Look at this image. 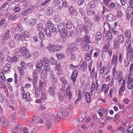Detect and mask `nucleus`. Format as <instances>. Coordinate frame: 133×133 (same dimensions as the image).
<instances>
[{"label": "nucleus", "mask_w": 133, "mask_h": 133, "mask_svg": "<svg viewBox=\"0 0 133 133\" xmlns=\"http://www.w3.org/2000/svg\"><path fill=\"white\" fill-rule=\"evenodd\" d=\"M83 121V118L82 117H80L77 119H74L73 121L74 125L77 126L80 123H82Z\"/></svg>", "instance_id": "1a4fd4ad"}, {"label": "nucleus", "mask_w": 133, "mask_h": 133, "mask_svg": "<svg viewBox=\"0 0 133 133\" xmlns=\"http://www.w3.org/2000/svg\"><path fill=\"white\" fill-rule=\"evenodd\" d=\"M43 64L42 60L37 61L36 64V69H39L42 68L43 66Z\"/></svg>", "instance_id": "a878e982"}, {"label": "nucleus", "mask_w": 133, "mask_h": 133, "mask_svg": "<svg viewBox=\"0 0 133 133\" xmlns=\"http://www.w3.org/2000/svg\"><path fill=\"white\" fill-rule=\"evenodd\" d=\"M103 110H102L101 108L99 109L97 111L98 113V114L99 116L101 117H102L104 116V113L103 112Z\"/></svg>", "instance_id": "13d9d810"}, {"label": "nucleus", "mask_w": 133, "mask_h": 133, "mask_svg": "<svg viewBox=\"0 0 133 133\" xmlns=\"http://www.w3.org/2000/svg\"><path fill=\"white\" fill-rule=\"evenodd\" d=\"M103 51L107 52L111 57L112 54V50L110 43H108L105 45L103 47Z\"/></svg>", "instance_id": "7ed1b4c3"}, {"label": "nucleus", "mask_w": 133, "mask_h": 133, "mask_svg": "<svg viewBox=\"0 0 133 133\" xmlns=\"http://www.w3.org/2000/svg\"><path fill=\"white\" fill-rule=\"evenodd\" d=\"M13 130L15 132H18V133H21L23 131V128L21 127V125H18L13 128Z\"/></svg>", "instance_id": "6ab92c4d"}, {"label": "nucleus", "mask_w": 133, "mask_h": 133, "mask_svg": "<svg viewBox=\"0 0 133 133\" xmlns=\"http://www.w3.org/2000/svg\"><path fill=\"white\" fill-rule=\"evenodd\" d=\"M117 39L114 41V48H118L120 46V44L123 43L125 41V38L121 34H118L116 37Z\"/></svg>", "instance_id": "f257e3e1"}, {"label": "nucleus", "mask_w": 133, "mask_h": 133, "mask_svg": "<svg viewBox=\"0 0 133 133\" xmlns=\"http://www.w3.org/2000/svg\"><path fill=\"white\" fill-rule=\"evenodd\" d=\"M28 51L26 48L24 46L19 48V52L21 53L22 55L25 53L28 52Z\"/></svg>", "instance_id": "b1692460"}, {"label": "nucleus", "mask_w": 133, "mask_h": 133, "mask_svg": "<svg viewBox=\"0 0 133 133\" xmlns=\"http://www.w3.org/2000/svg\"><path fill=\"white\" fill-rule=\"evenodd\" d=\"M55 89V85L53 84L52 86H50L48 89V92L49 94L51 96H54L55 92L54 89Z\"/></svg>", "instance_id": "6e6552de"}, {"label": "nucleus", "mask_w": 133, "mask_h": 133, "mask_svg": "<svg viewBox=\"0 0 133 133\" xmlns=\"http://www.w3.org/2000/svg\"><path fill=\"white\" fill-rule=\"evenodd\" d=\"M37 77L36 76L33 78L32 80V84L33 88L35 87L37 85V83L38 81Z\"/></svg>", "instance_id": "a19ab883"}, {"label": "nucleus", "mask_w": 133, "mask_h": 133, "mask_svg": "<svg viewBox=\"0 0 133 133\" xmlns=\"http://www.w3.org/2000/svg\"><path fill=\"white\" fill-rule=\"evenodd\" d=\"M35 93L36 97H38L40 94L39 90V88L37 87L35 88Z\"/></svg>", "instance_id": "603ef678"}, {"label": "nucleus", "mask_w": 133, "mask_h": 133, "mask_svg": "<svg viewBox=\"0 0 133 133\" xmlns=\"http://www.w3.org/2000/svg\"><path fill=\"white\" fill-rule=\"evenodd\" d=\"M56 52L60 51L63 48V46L59 45H55Z\"/></svg>", "instance_id": "0e129e2a"}, {"label": "nucleus", "mask_w": 133, "mask_h": 133, "mask_svg": "<svg viewBox=\"0 0 133 133\" xmlns=\"http://www.w3.org/2000/svg\"><path fill=\"white\" fill-rule=\"evenodd\" d=\"M69 11L71 14L74 16H76L78 14V12L72 6H71L69 9Z\"/></svg>", "instance_id": "dca6fc26"}, {"label": "nucleus", "mask_w": 133, "mask_h": 133, "mask_svg": "<svg viewBox=\"0 0 133 133\" xmlns=\"http://www.w3.org/2000/svg\"><path fill=\"white\" fill-rule=\"evenodd\" d=\"M21 35L19 33L16 34L14 36V38L16 41L21 39Z\"/></svg>", "instance_id": "c03bdc74"}, {"label": "nucleus", "mask_w": 133, "mask_h": 133, "mask_svg": "<svg viewBox=\"0 0 133 133\" xmlns=\"http://www.w3.org/2000/svg\"><path fill=\"white\" fill-rule=\"evenodd\" d=\"M44 31L47 37H49L51 36L50 29L48 26H46L45 28L44 29Z\"/></svg>", "instance_id": "ddd939ff"}, {"label": "nucleus", "mask_w": 133, "mask_h": 133, "mask_svg": "<svg viewBox=\"0 0 133 133\" xmlns=\"http://www.w3.org/2000/svg\"><path fill=\"white\" fill-rule=\"evenodd\" d=\"M6 88L5 82L0 80V88L2 89H4Z\"/></svg>", "instance_id": "79ce46f5"}, {"label": "nucleus", "mask_w": 133, "mask_h": 133, "mask_svg": "<svg viewBox=\"0 0 133 133\" xmlns=\"http://www.w3.org/2000/svg\"><path fill=\"white\" fill-rule=\"evenodd\" d=\"M46 127L47 129H49L52 128V124L49 121H47L46 125Z\"/></svg>", "instance_id": "bf43d9fd"}, {"label": "nucleus", "mask_w": 133, "mask_h": 133, "mask_svg": "<svg viewBox=\"0 0 133 133\" xmlns=\"http://www.w3.org/2000/svg\"><path fill=\"white\" fill-rule=\"evenodd\" d=\"M85 24L84 25V27L85 28L84 30L86 33L87 34L88 30L91 28L93 25V22L88 18L85 17L84 19Z\"/></svg>", "instance_id": "f03ea898"}, {"label": "nucleus", "mask_w": 133, "mask_h": 133, "mask_svg": "<svg viewBox=\"0 0 133 133\" xmlns=\"http://www.w3.org/2000/svg\"><path fill=\"white\" fill-rule=\"evenodd\" d=\"M85 37L84 38V42L87 43L88 44L90 43V38L89 36L87 35L85 36Z\"/></svg>", "instance_id": "c85d7f7f"}, {"label": "nucleus", "mask_w": 133, "mask_h": 133, "mask_svg": "<svg viewBox=\"0 0 133 133\" xmlns=\"http://www.w3.org/2000/svg\"><path fill=\"white\" fill-rule=\"evenodd\" d=\"M10 33V30H8L6 31V32L5 33V35L4 36V37H3V39L6 41L9 38V36Z\"/></svg>", "instance_id": "ea45409f"}, {"label": "nucleus", "mask_w": 133, "mask_h": 133, "mask_svg": "<svg viewBox=\"0 0 133 133\" xmlns=\"http://www.w3.org/2000/svg\"><path fill=\"white\" fill-rule=\"evenodd\" d=\"M87 74L85 76H84V79L85 78V80H84V85H86L88 84V80H89V77L87 75L88 74V73L87 72H86Z\"/></svg>", "instance_id": "58836bf2"}, {"label": "nucleus", "mask_w": 133, "mask_h": 133, "mask_svg": "<svg viewBox=\"0 0 133 133\" xmlns=\"http://www.w3.org/2000/svg\"><path fill=\"white\" fill-rule=\"evenodd\" d=\"M21 67H18V70L21 75L22 76H23L25 74L24 71L22 70Z\"/></svg>", "instance_id": "774afa93"}, {"label": "nucleus", "mask_w": 133, "mask_h": 133, "mask_svg": "<svg viewBox=\"0 0 133 133\" xmlns=\"http://www.w3.org/2000/svg\"><path fill=\"white\" fill-rule=\"evenodd\" d=\"M22 56L23 57V58L25 59H28V58L30 57L31 56L30 54L28 53V52H26V53H25L24 54L22 55Z\"/></svg>", "instance_id": "680f3d73"}, {"label": "nucleus", "mask_w": 133, "mask_h": 133, "mask_svg": "<svg viewBox=\"0 0 133 133\" xmlns=\"http://www.w3.org/2000/svg\"><path fill=\"white\" fill-rule=\"evenodd\" d=\"M5 19H1L0 21V28L2 29H4L5 28L7 25V24L5 22Z\"/></svg>", "instance_id": "9d476101"}, {"label": "nucleus", "mask_w": 133, "mask_h": 133, "mask_svg": "<svg viewBox=\"0 0 133 133\" xmlns=\"http://www.w3.org/2000/svg\"><path fill=\"white\" fill-rule=\"evenodd\" d=\"M28 22L29 24L31 26L35 25L36 23V20L35 19L31 18L29 19Z\"/></svg>", "instance_id": "c756f323"}, {"label": "nucleus", "mask_w": 133, "mask_h": 133, "mask_svg": "<svg viewBox=\"0 0 133 133\" xmlns=\"http://www.w3.org/2000/svg\"><path fill=\"white\" fill-rule=\"evenodd\" d=\"M0 78L1 79L4 81L5 82L6 81V79L5 77L4 73L3 71L2 70H0Z\"/></svg>", "instance_id": "473e14b6"}, {"label": "nucleus", "mask_w": 133, "mask_h": 133, "mask_svg": "<svg viewBox=\"0 0 133 133\" xmlns=\"http://www.w3.org/2000/svg\"><path fill=\"white\" fill-rule=\"evenodd\" d=\"M72 23L70 21L67 22L66 25V28L68 29H71L72 27Z\"/></svg>", "instance_id": "864d4df0"}, {"label": "nucleus", "mask_w": 133, "mask_h": 133, "mask_svg": "<svg viewBox=\"0 0 133 133\" xmlns=\"http://www.w3.org/2000/svg\"><path fill=\"white\" fill-rule=\"evenodd\" d=\"M66 24L63 22L60 23L58 25V29L59 32L65 29Z\"/></svg>", "instance_id": "9b49d317"}, {"label": "nucleus", "mask_w": 133, "mask_h": 133, "mask_svg": "<svg viewBox=\"0 0 133 133\" xmlns=\"http://www.w3.org/2000/svg\"><path fill=\"white\" fill-rule=\"evenodd\" d=\"M24 7H26L28 8L27 9H30L31 11H32L34 9V7L31 4H29L26 2H24L23 4Z\"/></svg>", "instance_id": "a211bd4d"}, {"label": "nucleus", "mask_w": 133, "mask_h": 133, "mask_svg": "<svg viewBox=\"0 0 133 133\" xmlns=\"http://www.w3.org/2000/svg\"><path fill=\"white\" fill-rule=\"evenodd\" d=\"M63 117V113L62 112H58L55 117L56 121H58L60 119H62Z\"/></svg>", "instance_id": "412c9836"}, {"label": "nucleus", "mask_w": 133, "mask_h": 133, "mask_svg": "<svg viewBox=\"0 0 133 133\" xmlns=\"http://www.w3.org/2000/svg\"><path fill=\"white\" fill-rule=\"evenodd\" d=\"M51 30L52 31V33L54 35H56L58 33L57 28L55 26H53L51 28Z\"/></svg>", "instance_id": "052dcab7"}, {"label": "nucleus", "mask_w": 133, "mask_h": 133, "mask_svg": "<svg viewBox=\"0 0 133 133\" xmlns=\"http://www.w3.org/2000/svg\"><path fill=\"white\" fill-rule=\"evenodd\" d=\"M127 132L128 133H133V125H131L128 127Z\"/></svg>", "instance_id": "4d7b16f0"}, {"label": "nucleus", "mask_w": 133, "mask_h": 133, "mask_svg": "<svg viewBox=\"0 0 133 133\" xmlns=\"http://www.w3.org/2000/svg\"><path fill=\"white\" fill-rule=\"evenodd\" d=\"M127 57L129 58L130 57V61L133 62V49L130 48L127 49Z\"/></svg>", "instance_id": "20e7f679"}, {"label": "nucleus", "mask_w": 133, "mask_h": 133, "mask_svg": "<svg viewBox=\"0 0 133 133\" xmlns=\"http://www.w3.org/2000/svg\"><path fill=\"white\" fill-rule=\"evenodd\" d=\"M85 96L87 103H90L91 100V97L90 94L89 92H87L85 95Z\"/></svg>", "instance_id": "72a5a7b5"}, {"label": "nucleus", "mask_w": 133, "mask_h": 133, "mask_svg": "<svg viewBox=\"0 0 133 133\" xmlns=\"http://www.w3.org/2000/svg\"><path fill=\"white\" fill-rule=\"evenodd\" d=\"M129 72L130 74L133 76V63L131 64L130 65Z\"/></svg>", "instance_id": "3c124183"}, {"label": "nucleus", "mask_w": 133, "mask_h": 133, "mask_svg": "<svg viewBox=\"0 0 133 133\" xmlns=\"http://www.w3.org/2000/svg\"><path fill=\"white\" fill-rule=\"evenodd\" d=\"M87 14L89 16L95 15V12L92 8H90L88 10Z\"/></svg>", "instance_id": "7c9ffc66"}, {"label": "nucleus", "mask_w": 133, "mask_h": 133, "mask_svg": "<svg viewBox=\"0 0 133 133\" xmlns=\"http://www.w3.org/2000/svg\"><path fill=\"white\" fill-rule=\"evenodd\" d=\"M29 34L28 31H27L23 32L21 35V40L22 41L24 40L25 38H26L29 37Z\"/></svg>", "instance_id": "f3484780"}, {"label": "nucleus", "mask_w": 133, "mask_h": 133, "mask_svg": "<svg viewBox=\"0 0 133 133\" xmlns=\"http://www.w3.org/2000/svg\"><path fill=\"white\" fill-rule=\"evenodd\" d=\"M49 51L53 53L56 52L55 45L54 44H51L47 47Z\"/></svg>", "instance_id": "2eb2a0df"}, {"label": "nucleus", "mask_w": 133, "mask_h": 133, "mask_svg": "<svg viewBox=\"0 0 133 133\" xmlns=\"http://www.w3.org/2000/svg\"><path fill=\"white\" fill-rule=\"evenodd\" d=\"M37 27L38 30L40 31H42L43 29L42 24L41 23H39L37 25Z\"/></svg>", "instance_id": "a18cd8bd"}, {"label": "nucleus", "mask_w": 133, "mask_h": 133, "mask_svg": "<svg viewBox=\"0 0 133 133\" xmlns=\"http://www.w3.org/2000/svg\"><path fill=\"white\" fill-rule=\"evenodd\" d=\"M118 130L121 131L122 133H128L127 130L124 127L121 126L118 127Z\"/></svg>", "instance_id": "4c0bfd02"}, {"label": "nucleus", "mask_w": 133, "mask_h": 133, "mask_svg": "<svg viewBox=\"0 0 133 133\" xmlns=\"http://www.w3.org/2000/svg\"><path fill=\"white\" fill-rule=\"evenodd\" d=\"M114 79L112 78L110 81L109 83L107 84L108 87L110 86V87H112L114 84Z\"/></svg>", "instance_id": "69168bd1"}, {"label": "nucleus", "mask_w": 133, "mask_h": 133, "mask_svg": "<svg viewBox=\"0 0 133 133\" xmlns=\"http://www.w3.org/2000/svg\"><path fill=\"white\" fill-rule=\"evenodd\" d=\"M112 62L113 64H114L116 65L117 64L118 62V56L115 55H113L112 58Z\"/></svg>", "instance_id": "5701e85b"}, {"label": "nucleus", "mask_w": 133, "mask_h": 133, "mask_svg": "<svg viewBox=\"0 0 133 133\" xmlns=\"http://www.w3.org/2000/svg\"><path fill=\"white\" fill-rule=\"evenodd\" d=\"M15 30L19 32H22L23 31V27L21 25H17L15 26Z\"/></svg>", "instance_id": "cd10ccee"}, {"label": "nucleus", "mask_w": 133, "mask_h": 133, "mask_svg": "<svg viewBox=\"0 0 133 133\" xmlns=\"http://www.w3.org/2000/svg\"><path fill=\"white\" fill-rule=\"evenodd\" d=\"M53 11V10L52 7H49L47 8L46 11V13L48 16L51 15Z\"/></svg>", "instance_id": "bb28decb"}, {"label": "nucleus", "mask_w": 133, "mask_h": 133, "mask_svg": "<svg viewBox=\"0 0 133 133\" xmlns=\"http://www.w3.org/2000/svg\"><path fill=\"white\" fill-rule=\"evenodd\" d=\"M54 20L56 23L59 22L60 21L61 17L58 15H55L54 17Z\"/></svg>", "instance_id": "de8ad7c7"}, {"label": "nucleus", "mask_w": 133, "mask_h": 133, "mask_svg": "<svg viewBox=\"0 0 133 133\" xmlns=\"http://www.w3.org/2000/svg\"><path fill=\"white\" fill-rule=\"evenodd\" d=\"M82 99V97L81 95V94L79 93V94L78 98L76 99L75 102V104H77L78 102L79 101L81 100Z\"/></svg>", "instance_id": "338daca9"}, {"label": "nucleus", "mask_w": 133, "mask_h": 133, "mask_svg": "<svg viewBox=\"0 0 133 133\" xmlns=\"http://www.w3.org/2000/svg\"><path fill=\"white\" fill-rule=\"evenodd\" d=\"M126 82H125V80L124 81L122 85L120 86L121 87L119 89V91L122 92H124L125 89V83Z\"/></svg>", "instance_id": "37998d69"}, {"label": "nucleus", "mask_w": 133, "mask_h": 133, "mask_svg": "<svg viewBox=\"0 0 133 133\" xmlns=\"http://www.w3.org/2000/svg\"><path fill=\"white\" fill-rule=\"evenodd\" d=\"M59 79L61 81L63 84L64 85H66L67 84L68 82L64 77L62 76L60 77L59 78Z\"/></svg>", "instance_id": "09e8293b"}, {"label": "nucleus", "mask_w": 133, "mask_h": 133, "mask_svg": "<svg viewBox=\"0 0 133 133\" xmlns=\"http://www.w3.org/2000/svg\"><path fill=\"white\" fill-rule=\"evenodd\" d=\"M6 60L7 61L9 62L15 63L17 61V57L16 56H13L11 57L10 56L7 57Z\"/></svg>", "instance_id": "f8f14e48"}, {"label": "nucleus", "mask_w": 133, "mask_h": 133, "mask_svg": "<svg viewBox=\"0 0 133 133\" xmlns=\"http://www.w3.org/2000/svg\"><path fill=\"white\" fill-rule=\"evenodd\" d=\"M91 76L92 78H94L95 77L96 78L97 77V75H95V68L94 67L91 71Z\"/></svg>", "instance_id": "8fccbe9b"}, {"label": "nucleus", "mask_w": 133, "mask_h": 133, "mask_svg": "<svg viewBox=\"0 0 133 133\" xmlns=\"http://www.w3.org/2000/svg\"><path fill=\"white\" fill-rule=\"evenodd\" d=\"M47 57H43V60L42 61L43 63L44 64V65H46L48 64L49 63Z\"/></svg>", "instance_id": "5fc2aeb1"}, {"label": "nucleus", "mask_w": 133, "mask_h": 133, "mask_svg": "<svg viewBox=\"0 0 133 133\" xmlns=\"http://www.w3.org/2000/svg\"><path fill=\"white\" fill-rule=\"evenodd\" d=\"M130 62L129 58L126 57L124 61V65L125 67H128L130 64Z\"/></svg>", "instance_id": "c9c22d12"}, {"label": "nucleus", "mask_w": 133, "mask_h": 133, "mask_svg": "<svg viewBox=\"0 0 133 133\" xmlns=\"http://www.w3.org/2000/svg\"><path fill=\"white\" fill-rule=\"evenodd\" d=\"M131 38H127L126 40L125 44L127 47V49L132 48L131 45V42L130 39Z\"/></svg>", "instance_id": "aec40b11"}, {"label": "nucleus", "mask_w": 133, "mask_h": 133, "mask_svg": "<svg viewBox=\"0 0 133 133\" xmlns=\"http://www.w3.org/2000/svg\"><path fill=\"white\" fill-rule=\"evenodd\" d=\"M32 120L33 122L35 124L41 123L43 122V119L38 116H35L32 118Z\"/></svg>", "instance_id": "0eeeda50"}, {"label": "nucleus", "mask_w": 133, "mask_h": 133, "mask_svg": "<svg viewBox=\"0 0 133 133\" xmlns=\"http://www.w3.org/2000/svg\"><path fill=\"white\" fill-rule=\"evenodd\" d=\"M107 19L110 21H114L116 19V17L113 14H110L107 16Z\"/></svg>", "instance_id": "4be33fe9"}, {"label": "nucleus", "mask_w": 133, "mask_h": 133, "mask_svg": "<svg viewBox=\"0 0 133 133\" xmlns=\"http://www.w3.org/2000/svg\"><path fill=\"white\" fill-rule=\"evenodd\" d=\"M10 65L9 64L6 63L5 66L3 67V70L4 71L7 73L10 69Z\"/></svg>", "instance_id": "2f4dec72"}, {"label": "nucleus", "mask_w": 133, "mask_h": 133, "mask_svg": "<svg viewBox=\"0 0 133 133\" xmlns=\"http://www.w3.org/2000/svg\"><path fill=\"white\" fill-rule=\"evenodd\" d=\"M52 5L55 6L59 5L60 4L59 0H53L52 1Z\"/></svg>", "instance_id": "6e6d98bb"}, {"label": "nucleus", "mask_w": 133, "mask_h": 133, "mask_svg": "<svg viewBox=\"0 0 133 133\" xmlns=\"http://www.w3.org/2000/svg\"><path fill=\"white\" fill-rule=\"evenodd\" d=\"M38 36L40 39L43 40L44 39V35L42 32L40 31L38 34Z\"/></svg>", "instance_id": "e2e57ef3"}, {"label": "nucleus", "mask_w": 133, "mask_h": 133, "mask_svg": "<svg viewBox=\"0 0 133 133\" xmlns=\"http://www.w3.org/2000/svg\"><path fill=\"white\" fill-rule=\"evenodd\" d=\"M41 99L43 101L45 100L47 98L46 95L45 91H42L41 94Z\"/></svg>", "instance_id": "e433bc0d"}, {"label": "nucleus", "mask_w": 133, "mask_h": 133, "mask_svg": "<svg viewBox=\"0 0 133 133\" xmlns=\"http://www.w3.org/2000/svg\"><path fill=\"white\" fill-rule=\"evenodd\" d=\"M32 11L30 9H28L23 11L22 12L21 14L23 16L26 15L27 14H28L32 12Z\"/></svg>", "instance_id": "49530a36"}, {"label": "nucleus", "mask_w": 133, "mask_h": 133, "mask_svg": "<svg viewBox=\"0 0 133 133\" xmlns=\"http://www.w3.org/2000/svg\"><path fill=\"white\" fill-rule=\"evenodd\" d=\"M127 83V87L129 90L133 88V79L132 78L129 77L128 80L126 82Z\"/></svg>", "instance_id": "423d86ee"}, {"label": "nucleus", "mask_w": 133, "mask_h": 133, "mask_svg": "<svg viewBox=\"0 0 133 133\" xmlns=\"http://www.w3.org/2000/svg\"><path fill=\"white\" fill-rule=\"evenodd\" d=\"M78 74V71L77 70H75L72 72L71 78L73 82H74L75 81L76 79V77L77 76Z\"/></svg>", "instance_id": "4468645a"}, {"label": "nucleus", "mask_w": 133, "mask_h": 133, "mask_svg": "<svg viewBox=\"0 0 133 133\" xmlns=\"http://www.w3.org/2000/svg\"><path fill=\"white\" fill-rule=\"evenodd\" d=\"M124 35L127 38H131V32L129 30H126L125 31Z\"/></svg>", "instance_id": "393cba45"}, {"label": "nucleus", "mask_w": 133, "mask_h": 133, "mask_svg": "<svg viewBox=\"0 0 133 133\" xmlns=\"http://www.w3.org/2000/svg\"><path fill=\"white\" fill-rule=\"evenodd\" d=\"M61 36L63 39L66 37H69L71 35V33L70 31H67L66 29L61 31L59 32Z\"/></svg>", "instance_id": "39448f33"}, {"label": "nucleus", "mask_w": 133, "mask_h": 133, "mask_svg": "<svg viewBox=\"0 0 133 133\" xmlns=\"http://www.w3.org/2000/svg\"><path fill=\"white\" fill-rule=\"evenodd\" d=\"M95 38L97 41H100L102 38V34L101 32H98L95 36Z\"/></svg>", "instance_id": "f704fd0d"}]
</instances>
